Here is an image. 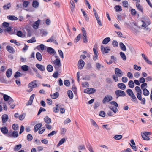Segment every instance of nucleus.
<instances>
[{"mask_svg":"<svg viewBox=\"0 0 152 152\" xmlns=\"http://www.w3.org/2000/svg\"><path fill=\"white\" fill-rule=\"evenodd\" d=\"M53 66L57 70H59L61 66V64L59 59L57 58L53 61Z\"/></svg>","mask_w":152,"mask_h":152,"instance_id":"f257e3e1","label":"nucleus"},{"mask_svg":"<svg viewBox=\"0 0 152 152\" xmlns=\"http://www.w3.org/2000/svg\"><path fill=\"white\" fill-rule=\"evenodd\" d=\"M115 93L117 99L119 97H124L126 96L125 93L122 90H117L115 91Z\"/></svg>","mask_w":152,"mask_h":152,"instance_id":"f03ea898","label":"nucleus"},{"mask_svg":"<svg viewBox=\"0 0 152 152\" xmlns=\"http://www.w3.org/2000/svg\"><path fill=\"white\" fill-rule=\"evenodd\" d=\"M113 99V97L112 96L110 95H107L105 96L102 101V102L103 104H105L109 102L110 101H111Z\"/></svg>","mask_w":152,"mask_h":152,"instance_id":"7ed1b4c3","label":"nucleus"},{"mask_svg":"<svg viewBox=\"0 0 152 152\" xmlns=\"http://www.w3.org/2000/svg\"><path fill=\"white\" fill-rule=\"evenodd\" d=\"M126 92L128 95L133 99L132 101H134V100L136 99L135 96L131 89H127Z\"/></svg>","mask_w":152,"mask_h":152,"instance_id":"20e7f679","label":"nucleus"},{"mask_svg":"<svg viewBox=\"0 0 152 152\" xmlns=\"http://www.w3.org/2000/svg\"><path fill=\"white\" fill-rule=\"evenodd\" d=\"M115 72L116 75L118 77H121L123 75V72L118 68H116L115 69Z\"/></svg>","mask_w":152,"mask_h":152,"instance_id":"39448f33","label":"nucleus"},{"mask_svg":"<svg viewBox=\"0 0 152 152\" xmlns=\"http://www.w3.org/2000/svg\"><path fill=\"white\" fill-rule=\"evenodd\" d=\"M37 80H34L29 83L28 85L29 88L32 89L37 87Z\"/></svg>","mask_w":152,"mask_h":152,"instance_id":"423d86ee","label":"nucleus"},{"mask_svg":"<svg viewBox=\"0 0 152 152\" xmlns=\"http://www.w3.org/2000/svg\"><path fill=\"white\" fill-rule=\"evenodd\" d=\"M101 50L102 53L104 52L106 53H109L110 50V48L109 47L107 46L104 48L103 46L102 45L101 46Z\"/></svg>","mask_w":152,"mask_h":152,"instance_id":"0eeeda50","label":"nucleus"},{"mask_svg":"<svg viewBox=\"0 0 152 152\" xmlns=\"http://www.w3.org/2000/svg\"><path fill=\"white\" fill-rule=\"evenodd\" d=\"M85 62L82 60H79L78 63V68L79 69H81L84 66Z\"/></svg>","mask_w":152,"mask_h":152,"instance_id":"6e6552de","label":"nucleus"},{"mask_svg":"<svg viewBox=\"0 0 152 152\" xmlns=\"http://www.w3.org/2000/svg\"><path fill=\"white\" fill-rule=\"evenodd\" d=\"M96 91V90L94 88H88L84 89V92L86 93L92 94L94 93Z\"/></svg>","mask_w":152,"mask_h":152,"instance_id":"1a4fd4ad","label":"nucleus"},{"mask_svg":"<svg viewBox=\"0 0 152 152\" xmlns=\"http://www.w3.org/2000/svg\"><path fill=\"white\" fill-rule=\"evenodd\" d=\"M142 23L141 26L142 27H144L145 30L147 31H150V29L148 27V26L150 24L149 23H146L145 22H144L142 20L141 21Z\"/></svg>","mask_w":152,"mask_h":152,"instance_id":"9d476101","label":"nucleus"},{"mask_svg":"<svg viewBox=\"0 0 152 152\" xmlns=\"http://www.w3.org/2000/svg\"><path fill=\"white\" fill-rule=\"evenodd\" d=\"M40 22V20L39 19L34 22L32 26L33 28L35 29H37L39 27Z\"/></svg>","mask_w":152,"mask_h":152,"instance_id":"9b49d317","label":"nucleus"},{"mask_svg":"<svg viewBox=\"0 0 152 152\" xmlns=\"http://www.w3.org/2000/svg\"><path fill=\"white\" fill-rule=\"evenodd\" d=\"M6 50L10 53H13L15 52V49L12 46L10 45H7L6 47Z\"/></svg>","mask_w":152,"mask_h":152,"instance_id":"f8f14e48","label":"nucleus"},{"mask_svg":"<svg viewBox=\"0 0 152 152\" xmlns=\"http://www.w3.org/2000/svg\"><path fill=\"white\" fill-rule=\"evenodd\" d=\"M36 67L40 71H44L45 70V67L39 64H36Z\"/></svg>","mask_w":152,"mask_h":152,"instance_id":"ddd939ff","label":"nucleus"},{"mask_svg":"<svg viewBox=\"0 0 152 152\" xmlns=\"http://www.w3.org/2000/svg\"><path fill=\"white\" fill-rule=\"evenodd\" d=\"M118 87L120 89L124 90L126 88L125 85L122 83H119L117 84Z\"/></svg>","mask_w":152,"mask_h":152,"instance_id":"4468645a","label":"nucleus"},{"mask_svg":"<svg viewBox=\"0 0 152 152\" xmlns=\"http://www.w3.org/2000/svg\"><path fill=\"white\" fill-rule=\"evenodd\" d=\"M141 135L142 136V138L144 140H149L150 139L149 137L145 134L143 132H142L141 133Z\"/></svg>","mask_w":152,"mask_h":152,"instance_id":"2eb2a0df","label":"nucleus"},{"mask_svg":"<svg viewBox=\"0 0 152 152\" xmlns=\"http://www.w3.org/2000/svg\"><path fill=\"white\" fill-rule=\"evenodd\" d=\"M6 75L8 78L10 77L12 74V69L11 68H9L8 69L6 72Z\"/></svg>","mask_w":152,"mask_h":152,"instance_id":"dca6fc26","label":"nucleus"},{"mask_svg":"<svg viewBox=\"0 0 152 152\" xmlns=\"http://www.w3.org/2000/svg\"><path fill=\"white\" fill-rule=\"evenodd\" d=\"M2 121L3 123L6 122L8 120V116L7 114H4L2 116Z\"/></svg>","mask_w":152,"mask_h":152,"instance_id":"f3484780","label":"nucleus"},{"mask_svg":"<svg viewBox=\"0 0 152 152\" xmlns=\"http://www.w3.org/2000/svg\"><path fill=\"white\" fill-rule=\"evenodd\" d=\"M32 5L33 7L37 8L39 6V3L38 1L37 0H34L33 1Z\"/></svg>","mask_w":152,"mask_h":152,"instance_id":"a211bd4d","label":"nucleus"},{"mask_svg":"<svg viewBox=\"0 0 152 152\" xmlns=\"http://www.w3.org/2000/svg\"><path fill=\"white\" fill-rule=\"evenodd\" d=\"M42 126L41 123L37 124L35 125L34 128V132H37L40 128Z\"/></svg>","mask_w":152,"mask_h":152,"instance_id":"6ab92c4d","label":"nucleus"},{"mask_svg":"<svg viewBox=\"0 0 152 152\" xmlns=\"http://www.w3.org/2000/svg\"><path fill=\"white\" fill-rule=\"evenodd\" d=\"M7 18L8 19L12 21L17 20L18 19L17 17L14 15H8L7 16Z\"/></svg>","mask_w":152,"mask_h":152,"instance_id":"aec40b11","label":"nucleus"},{"mask_svg":"<svg viewBox=\"0 0 152 152\" xmlns=\"http://www.w3.org/2000/svg\"><path fill=\"white\" fill-rule=\"evenodd\" d=\"M70 8L71 10V11L72 12H73L74 11L75 9V5L74 2L72 0H71L70 1Z\"/></svg>","mask_w":152,"mask_h":152,"instance_id":"412c9836","label":"nucleus"},{"mask_svg":"<svg viewBox=\"0 0 152 152\" xmlns=\"http://www.w3.org/2000/svg\"><path fill=\"white\" fill-rule=\"evenodd\" d=\"M61 107V105L59 104H57L56 106L53 108V112L55 113H58L59 111V108Z\"/></svg>","mask_w":152,"mask_h":152,"instance_id":"4be33fe9","label":"nucleus"},{"mask_svg":"<svg viewBox=\"0 0 152 152\" xmlns=\"http://www.w3.org/2000/svg\"><path fill=\"white\" fill-rule=\"evenodd\" d=\"M47 52L50 54H53L56 53L54 49L50 47H48L47 49Z\"/></svg>","mask_w":152,"mask_h":152,"instance_id":"5701e85b","label":"nucleus"},{"mask_svg":"<svg viewBox=\"0 0 152 152\" xmlns=\"http://www.w3.org/2000/svg\"><path fill=\"white\" fill-rule=\"evenodd\" d=\"M36 57L37 59L39 61L42 60V57L41 54L39 52H37L36 53Z\"/></svg>","mask_w":152,"mask_h":152,"instance_id":"b1692460","label":"nucleus"},{"mask_svg":"<svg viewBox=\"0 0 152 152\" xmlns=\"http://www.w3.org/2000/svg\"><path fill=\"white\" fill-rule=\"evenodd\" d=\"M110 40V39L109 37H106L105 38L102 42V43L103 44H106L108 43Z\"/></svg>","mask_w":152,"mask_h":152,"instance_id":"393cba45","label":"nucleus"},{"mask_svg":"<svg viewBox=\"0 0 152 152\" xmlns=\"http://www.w3.org/2000/svg\"><path fill=\"white\" fill-rule=\"evenodd\" d=\"M119 45L121 49L123 51H126V47L123 43L120 42L119 43Z\"/></svg>","mask_w":152,"mask_h":152,"instance_id":"a878e982","label":"nucleus"},{"mask_svg":"<svg viewBox=\"0 0 152 152\" xmlns=\"http://www.w3.org/2000/svg\"><path fill=\"white\" fill-rule=\"evenodd\" d=\"M142 93L143 95L145 96H148L150 94L148 90L146 88L143 89L142 91Z\"/></svg>","mask_w":152,"mask_h":152,"instance_id":"bb28decb","label":"nucleus"},{"mask_svg":"<svg viewBox=\"0 0 152 152\" xmlns=\"http://www.w3.org/2000/svg\"><path fill=\"white\" fill-rule=\"evenodd\" d=\"M44 121L47 124H50L51 122V119L48 116H46L44 118Z\"/></svg>","mask_w":152,"mask_h":152,"instance_id":"cd10ccee","label":"nucleus"},{"mask_svg":"<svg viewBox=\"0 0 152 152\" xmlns=\"http://www.w3.org/2000/svg\"><path fill=\"white\" fill-rule=\"evenodd\" d=\"M46 69L48 71L51 72L53 71V67L51 65L49 64L47 66Z\"/></svg>","mask_w":152,"mask_h":152,"instance_id":"c85d7f7f","label":"nucleus"},{"mask_svg":"<svg viewBox=\"0 0 152 152\" xmlns=\"http://www.w3.org/2000/svg\"><path fill=\"white\" fill-rule=\"evenodd\" d=\"M1 132L4 134H7L8 132V130L6 127L1 128Z\"/></svg>","mask_w":152,"mask_h":152,"instance_id":"c756f323","label":"nucleus"},{"mask_svg":"<svg viewBox=\"0 0 152 152\" xmlns=\"http://www.w3.org/2000/svg\"><path fill=\"white\" fill-rule=\"evenodd\" d=\"M51 96L52 99H55L58 97L59 93L58 92H56L53 94V95H51Z\"/></svg>","mask_w":152,"mask_h":152,"instance_id":"7c9ffc66","label":"nucleus"},{"mask_svg":"<svg viewBox=\"0 0 152 152\" xmlns=\"http://www.w3.org/2000/svg\"><path fill=\"white\" fill-rule=\"evenodd\" d=\"M65 141V139L64 138H63L61 139L57 144V147H58L59 146L63 144Z\"/></svg>","mask_w":152,"mask_h":152,"instance_id":"2f4dec72","label":"nucleus"},{"mask_svg":"<svg viewBox=\"0 0 152 152\" xmlns=\"http://www.w3.org/2000/svg\"><path fill=\"white\" fill-rule=\"evenodd\" d=\"M90 120L91 121V122L92 124L95 126V128L97 129H98L99 128V127L98 126V125L96 123V122L92 119H91Z\"/></svg>","mask_w":152,"mask_h":152,"instance_id":"473e14b6","label":"nucleus"},{"mask_svg":"<svg viewBox=\"0 0 152 152\" xmlns=\"http://www.w3.org/2000/svg\"><path fill=\"white\" fill-rule=\"evenodd\" d=\"M67 94L68 97L71 99L73 97V94L72 92L70 90H69L67 92Z\"/></svg>","mask_w":152,"mask_h":152,"instance_id":"72a5a7b5","label":"nucleus"},{"mask_svg":"<svg viewBox=\"0 0 152 152\" xmlns=\"http://www.w3.org/2000/svg\"><path fill=\"white\" fill-rule=\"evenodd\" d=\"M22 147L21 144H19L15 146L14 148V150L15 151H17L20 150Z\"/></svg>","mask_w":152,"mask_h":152,"instance_id":"f704fd0d","label":"nucleus"},{"mask_svg":"<svg viewBox=\"0 0 152 152\" xmlns=\"http://www.w3.org/2000/svg\"><path fill=\"white\" fill-rule=\"evenodd\" d=\"M81 30L82 33V38L86 36H87L86 32L84 28L83 27L81 28Z\"/></svg>","mask_w":152,"mask_h":152,"instance_id":"c9c22d12","label":"nucleus"},{"mask_svg":"<svg viewBox=\"0 0 152 152\" xmlns=\"http://www.w3.org/2000/svg\"><path fill=\"white\" fill-rule=\"evenodd\" d=\"M128 86L130 88H133L134 86V82L132 80H130L128 83Z\"/></svg>","mask_w":152,"mask_h":152,"instance_id":"e433bc0d","label":"nucleus"},{"mask_svg":"<svg viewBox=\"0 0 152 152\" xmlns=\"http://www.w3.org/2000/svg\"><path fill=\"white\" fill-rule=\"evenodd\" d=\"M120 55L121 56L122 58L125 61L126 60V57L124 53L122 52H120Z\"/></svg>","mask_w":152,"mask_h":152,"instance_id":"4c0bfd02","label":"nucleus"},{"mask_svg":"<svg viewBox=\"0 0 152 152\" xmlns=\"http://www.w3.org/2000/svg\"><path fill=\"white\" fill-rule=\"evenodd\" d=\"M28 67L26 65H24L22 66L21 69L24 71H27L28 69Z\"/></svg>","mask_w":152,"mask_h":152,"instance_id":"58836bf2","label":"nucleus"},{"mask_svg":"<svg viewBox=\"0 0 152 152\" xmlns=\"http://www.w3.org/2000/svg\"><path fill=\"white\" fill-rule=\"evenodd\" d=\"M81 34H78L77 37L75 38L74 40L75 43L78 42L80 39Z\"/></svg>","mask_w":152,"mask_h":152,"instance_id":"ea45409f","label":"nucleus"},{"mask_svg":"<svg viewBox=\"0 0 152 152\" xmlns=\"http://www.w3.org/2000/svg\"><path fill=\"white\" fill-rule=\"evenodd\" d=\"M114 9L116 11H120L122 10L121 7L119 5L116 6L114 7Z\"/></svg>","mask_w":152,"mask_h":152,"instance_id":"a19ab883","label":"nucleus"},{"mask_svg":"<svg viewBox=\"0 0 152 152\" xmlns=\"http://www.w3.org/2000/svg\"><path fill=\"white\" fill-rule=\"evenodd\" d=\"M57 133V131H52L51 133L49 134L47 136L48 137H51L54 134H56Z\"/></svg>","mask_w":152,"mask_h":152,"instance_id":"79ce46f5","label":"nucleus"},{"mask_svg":"<svg viewBox=\"0 0 152 152\" xmlns=\"http://www.w3.org/2000/svg\"><path fill=\"white\" fill-rule=\"evenodd\" d=\"M112 45L114 47H117L118 46V43L117 41L113 40L112 41Z\"/></svg>","mask_w":152,"mask_h":152,"instance_id":"37998d69","label":"nucleus"},{"mask_svg":"<svg viewBox=\"0 0 152 152\" xmlns=\"http://www.w3.org/2000/svg\"><path fill=\"white\" fill-rule=\"evenodd\" d=\"M12 137L14 138L17 137L18 135V132L17 131H14L12 132Z\"/></svg>","mask_w":152,"mask_h":152,"instance_id":"c03bdc74","label":"nucleus"},{"mask_svg":"<svg viewBox=\"0 0 152 152\" xmlns=\"http://www.w3.org/2000/svg\"><path fill=\"white\" fill-rule=\"evenodd\" d=\"M10 98L11 97L5 94H4L3 98L4 100L5 101H8Z\"/></svg>","mask_w":152,"mask_h":152,"instance_id":"a18cd8bd","label":"nucleus"},{"mask_svg":"<svg viewBox=\"0 0 152 152\" xmlns=\"http://www.w3.org/2000/svg\"><path fill=\"white\" fill-rule=\"evenodd\" d=\"M10 4L9 3L7 4V5L3 6V8L4 10H7L10 8Z\"/></svg>","mask_w":152,"mask_h":152,"instance_id":"49530a36","label":"nucleus"},{"mask_svg":"<svg viewBox=\"0 0 152 152\" xmlns=\"http://www.w3.org/2000/svg\"><path fill=\"white\" fill-rule=\"evenodd\" d=\"M113 138L116 140H119L122 138V136L121 135H116L113 137Z\"/></svg>","mask_w":152,"mask_h":152,"instance_id":"de8ad7c7","label":"nucleus"},{"mask_svg":"<svg viewBox=\"0 0 152 152\" xmlns=\"http://www.w3.org/2000/svg\"><path fill=\"white\" fill-rule=\"evenodd\" d=\"M54 36L53 35L51 36L50 38L47 40V42H52L54 41Z\"/></svg>","mask_w":152,"mask_h":152,"instance_id":"09e8293b","label":"nucleus"},{"mask_svg":"<svg viewBox=\"0 0 152 152\" xmlns=\"http://www.w3.org/2000/svg\"><path fill=\"white\" fill-rule=\"evenodd\" d=\"M25 116V114L23 113L19 116V119L20 120H23Z\"/></svg>","mask_w":152,"mask_h":152,"instance_id":"8fccbe9b","label":"nucleus"},{"mask_svg":"<svg viewBox=\"0 0 152 152\" xmlns=\"http://www.w3.org/2000/svg\"><path fill=\"white\" fill-rule=\"evenodd\" d=\"M64 85L66 86H69L70 85V83L69 81L68 80H65L64 82Z\"/></svg>","mask_w":152,"mask_h":152,"instance_id":"3c124183","label":"nucleus"},{"mask_svg":"<svg viewBox=\"0 0 152 152\" xmlns=\"http://www.w3.org/2000/svg\"><path fill=\"white\" fill-rule=\"evenodd\" d=\"M12 128L15 130H17L18 129V125L16 124H14L12 125Z\"/></svg>","mask_w":152,"mask_h":152,"instance_id":"603ef678","label":"nucleus"},{"mask_svg":"<svg viewBox=\"0 0 152 152\" xmlns=\"http://www.w3.org/2000/svg\"><path fill=\"white\" fill-rule=\"evenodd\" d=\"M133 68L134 69L137 71H140L141 69V67L138 66L136 64H135L134 65Z\"/></svg>","mask_w":152,"mask_h":152,"instance_id":"864d4df0","label":"nucleus"},{"mask_svg":"<svg viewBox=\"0 0 152 152\" xmlns=\"http://www.w3.org/2000/svg\"><path fill=\"white\" fill-rule=\"evenodd\" d=\"M29 4V2L27 1H24L23 2V6L24 7H27Z\"/></svg>","mask_w":152,"mask_h":152,"instance_id":"5fc2aeb1","label":"nucleus"},{"mask_svg":"<svg viewBox=\"0 0 152 152\" xmlns=\"http://www.w3.org/2000/svg\"><path fill=\"white\" fill-rule=\"evenodd\" d=\"M82 86L84 87H88L89 86V84L88 82H83L82 83Z\"/></svg>","mask_w":152,"mask_h":152,"instance_id":"6e6d98bb","label":"nucleus"},{"mask_svg":"<svg viewBox=\"0 0 152 152\" xmlns=\"http://www.w3.org/2000/svg\"><path fill=\"white\" fill-rule=\"evenodd\" d=\"M135 90L137 93H142V91L139 86H137L135 87Z\"/></svg>","mask_w":152,"mask_h":152,"instance_id":"4d7b16f0","label":"nucleus"},{"mask_svg":"<svg viewBox=\"0 0 152 152\" xmlns=\"http://www.w3.org/2000/svg\"><path fill=\"white\" fill-rule=\"evenodd\" d=\"M46 111L45 109L41 107L38 112L37 115H39L42 112H43V111L44 112V111Z\"/></svg>","mask_w":152,"mask_h":152,"instance_id":"13d9d810","label":"nucleus"},{"mask_svg":"<svg viewBox=\"0 0 152 152\" xmlns=\"http://www.w3.org/2000/svg\"><path fill=\"white\" fill-rule=\"evenodd\" d=\"M147 84L145 83H142L141 85V88L143 90L145 88H147Z\"/></svg>","mask_w":152,"mask_h":152,"instance_id":"bf43d9fd","label":"nucleus"},{"mask_svg":"<svg viewBox=\"0 0 152 152\" xmlns=\"http://www.w3.org/2000/svg\"><path fill=\"white\" fill-rule=\"evenodd\" d=\"M141 93H137L136 95L137 98L140 101L142 100Z\"/></svg>","mask_w":152,"mask_h":152,"instance_id":"052dcab7","label":"nucleus"},{"mask_svg":"<svg viewBox=\"0 0 152 152\" xmlns=\"http://www.w3.org/2000/svg\"><path fill=\"white\" fill-rule=\"evenodd\" d=\"M36 41L35 37H33L31 39L28 40L27 42L28 43H33Z\"/></svg>","mask_w":152,"mask_h":152,"instance_id":"680f3d73","label":"nucleus"},{"mask_svg":"<svg viewBox=\"0 0 152 152\" xmlns=\"http://www.w3.org/2000/svg\"><path fill=\"white\" fill-rule=\"evenodd\" d=\"M121 80L122 82L124 83H126L128 80L127 78L126 77H123Z\"/></svg>","mask_w":152,"mask_h":152,"instance_id":"e2e57ef3","label":"nucleus"},{"mask_svg":"<svg viewBox=\"0 0 152 152\" xmlns=\"http://www.w3.org/2000/svg\"><path fill=\"white\" fill-rule=\"evenodd\" d=\"M27 138L28 140L30 141L32 139L33 137L31 134H28L27 136Z\"/></svg>","mask_w":152,"mask_h":152,"instance_id":"0e129e2a","label":"nucleus"},{"mask_svg":"<svg viewBox=\"0 0 152 152\" xmlns=\"http://www.w3.org/2000/svg\"><path fill=\"white\" fill-rule=\"evenodd\" d=\"M112 77L113 79L115 80V82H116L118 81V76L115 75H113L112 76Z\"/></svg>","mask_w":152,"mask_h":152,"instance_id":"69168bd1","label":"nucleus"},{"mask_svg":"<svg viewBox=\"0 0 152 152\" xmlns=\"http://www.w3.org/2000/svg\"><path fill=\"white\" fill-rule=\"evenodd\" d=\"M139 80L140 83H145V80L144 78L143 77H141L139 78Z\"/></svg>","mask_w":152,"mask_h":152,"instance_id":"338daca9","label":"nucleus"},{"mask_svg":"<svg viewBox=\"0 0 152 152\" xmlns=\"http://www.w3.org/2000/svg\"><path fill=\"white\" fill-rule=\"evenodd\" d=\"M21 75V73L19 72H17L15 74L14 77L16 78L18 77H20Z\"/></svg>","mask_w":152,"mask_h":152,"instance_id":"774afa93","label":"nucleus"}]
</instances>
